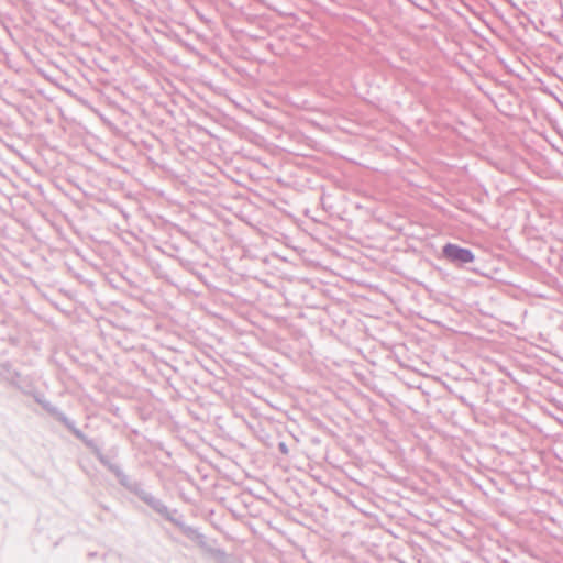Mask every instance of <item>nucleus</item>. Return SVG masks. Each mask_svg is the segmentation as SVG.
<instances>
[{
	"label": "nucleus",
	"mask_w": 563,
	"mask_h": 563,
	"mask_svg": "<svg viewBox=\"0 0 563 563\" xmlns=\"http://www.w3.org/2000/svg\"><path fill=\"white\" fill-rule=\"evenodd\" d=\"M278 449H279V451H280L282 453H284V454H287V453H288L287 445H286L284 442H280V443L278 444Z\"/></svg>",
	"instance_id": "obj_9"
},
{
	"label": "nucleus",
	"mask_w": 563,
	"mask_h": 563,
	"mask_svg": "<svg viewBox=\"0 0 563 563\" xmlns=\"http://www.w3.org/2000/svg\"><path fill=\"white\" fill-rule=\"evenodd\" d=\"M164 518L174 523L175 526H177L180 529V531L187 526L184 521L174 518L170 511H168V515L165 516Z\"/></svg>",
	"instance_id": "obj_8"
},
{
	"label": "nucleus",
	"mask_w": 563,
	"mask_h": 563,
	"mask_svg": "<svg viewBox=\"0 0 563 563\" xmlns=\"http://www.w3.org/2000/svg\"><path fill=\"white\" fill-rule=\"evenodd\" d=\"M137 497L161 516L165 517L168 515L169 509L167 506L144 488L140 492Z\"/></svg>",
	"instance_id": "obj_3"
},
{
	"label": "nucleus",
	"mask_w": 563,
	"mask_h": 563,
	"mask_svg": "<svg viewBox=\"0 0 563 563\" xmlns=\"http://www.w3.org/2000/svg\"><path fill=\"white\" fill-rule=\"evenodd\" d=\"M0 375L9 380H13L19 373L12 367L9 362L0 363Z\"/></svg>",
	"instance_id": "obj_7"
},
{
	"label": "nucleus",
	"mask_w": 563,
	"mask_h": 563,
	"mask_svg": "<svg viewBox=\"0 0 563 563\" xmlns=\"http://www.w3.org/2000/svg\"><path fill=\"white\" fill-rule=\"evenodd\" d=\"M95 455L99 460V462L104 465L111 473H113V467H120L119 465L112 463L107 455H104L92 441V448Z\"/></svg>",
	"instance_id": "obj_6"
},
{
	"label": "nucleus",
	"mask_w": 563,
	"mask_h": 563,
	"mask_svg": "<svg viewBox=\"0 0 563 563\" xmlns=\"http://www.w3.org/2000/svg\"><path fill=\"white\" fill-rule=\"evenodd\" d=\"M181 532L187 537L189 538L190 540L195 541L200 548L202 549H206L207 548V543H206V537L200 533L196 528L194 527H190V526H186Z\"/></svg>",
	"instance_id": "obj_5"
},
{
	"label": "nucleus",
	"mask_w": 563,
	"mask_h": 563,
	"mask_svg": "<svg viewBox=\"0 0 563 563\" xmlns=\"http://www.w3.org/2000/svg\"><path fill=\"white\" fill-rule=\"evenodd\" d=\"M41 404L47 412H49L59 422H62L87 448H92V440L88 439L79 429H77L74 421H71L64 412H62L58 408H56L48 401Z\"/></svg>",
	"instance_id": "obj_2"
},
{
	"label": "nucleus",
	"mask_w": 563,
	"mask_h": 563,
	"mask_svg": "<svg viewBox=\"0 0 563 563\" xmlns=\"http://www.w3.org/2000/svg\"><path fill=\"white\" fill-rule=\"evenodd\" d=\"M442 256L456 266H464L475 260L470 249L462 247L454 243H446L442 246Z\"/></svg>",
	"instance_id": "obj_1"
},
{
	"label": "nucleus",
	"mask_w": 563,
	"mask_h": 563,
	"mask_svg": "<svg viewBox=\"0 0 563 563\" xmlns=\"http://www.w3.org/2000/svg\"><path fill=\"white\" fill-rule=\"evenodd\" d=\"M113 474L115 475L120 485H122L132 494L137 496L140 492L143 489L140 483L132 481L130 476H128L120 467H113Z\"/></svg>",
	"instance_id": "obj_4"
}]
</instances>
